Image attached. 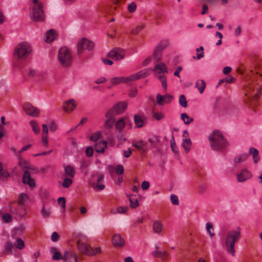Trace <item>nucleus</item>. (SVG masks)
Segmentation results:
<instances>
[{
	"mask_svg": "<svg viewBox=\"0 0 262 262\" xmlns=\"http://www.w3.org/2000/svg\"><path fill=\"white\" fill-rule=\"evenodd\" d=\"M32 52V47L30 43L23 41L15 48L13 53L12 67L15 70L22 72L25 64L24 60L27 58Z\"/></svg>",
	"mask_w": 262,
	"mask_h": 262,
	"instance_id": "nucleus-1",
	"label": "nucleus"
},
{
	"mask_svg": "<svg viewBox=\"0 0 262 262\" xmlns=\"http://www.w3.org/2000/svg\"><path fill=\"white\" fill-rule=\"evenodd\" d=\"M127 103L120 102L109 109L105 113V117L107 119L105 121V127L110 129L114 126L115 122V116L122 113L127 107Z\"/></svg>",
	"mask_w": 262,
	"mask_h": 262,
	"instance_id": "nucleus-2",
	"label": "nucleus"
},
{
	"mask_svg": "<svg viewBox=\"0 0 262 262\" xmlns=\"http://www.w3.org/2000/svg\"><path fill=\"white\" fill-rule=\"evenodd\" d=\"M241 229L237 227L235 230H229L225 238V247L228 253L234 256L235 254V244L241 238Z\"/></svg>",
	"mask_w": 262,
	"mask_h": 262,
	"instance_id": "nucleus-3",
	"label": "nucleus"
},
{
	"mask_svg": "<svg viewBox=\"0 0 262 262\" xmlns=\"http://www.w3.org/2000/svg\"><path fill=\"white\" fill-rule=\"evenodd\" d=\"M211 147L213 150L220 151L227 145V141L219 130L213 131L209 136Z\"/></svg>",
	"mask_w": 262,
	"mask_h": 262,
	"instance_id": "nucleus-4",
	"label": "nucleus"
},
{
	"mask_svg": "<svg viewBox=\"0 0 262 262\" xmlns=\"http://www.w3.org/2000/svg\"><path fill=\"white\" fill-rule=\"evenodd\" d=\"M58 60L64 68L70 67L73 61V56L70 50L66 47L60 48L58 52Z\"/></svg>",
	"mask_w": 262,
	"mask_h": 262,
	"instance_id": "nucleus-5",
	"label": "nucleus"
},
{
	"mask_svg": "<svg viewBox=\"0 0 262 262\" xmlns=\"http://www.w3.org/2000/svg\"><path fill=\"white\" fill-rule=\"evenodd\" d=\"M30 16L35 21H41L44 19L45 15L43 10V6L38 0H33V5Z\"/></svg>",
	"mask_w": 262,
	"mask_h": 262,
	"instance_id": "nucleus-6",
	"label": "nucleus"
},
{
	"mask_svg": "<svg viewBox=\"0 0 262 262\" xmlns=\"http://www.w3.org/2000/svg\"><path fill=\"white\" fill-rule=\"evenodd\" d=\"M9 207L12 213L17 215L20 217H23L26 214L25 205L19 204L16 203V202L10 203Z\"/></svg>",
	"mask_w": 262,
	"mask_h": 262,
	"instance_id": "nucleus-7",
	"label": "nucleus"
},
{
	"mask_svg": "<svg viewBox=\"0 0 262 262\" xmlns=\"http://www.w3.org/2000/svg\"><path fill=\"white\" fill-rule=\"evenodd\" d=\"M94 47L93 42L86 38H83L80 40L77 43V51L79 54L83 52L85 50L90 51Z\"/></svg>",
	"mask_w": 262,
	"mask_h": 262,
	"instance_id": "nucleus-8",
	"label": "nucleus"
},
{
	"mask_svg": "<svg viewBox=\"0 0 262 262\" xmlns=\"http://www.w3.org/2000/svg\"><path fill=\"white\" fill-rule=\"evenodd\" d=\"M155 66L153 72L155 77L161 81L162 86H164V62H155Z\"/></svg>",
	"mask_w": 262,
	"mask_h": 262,
	"instance_id": "nucleus-9",
	"label": "nucleus"
},
{
	"mask_svg": "<svg viewBox=\"0 0 262 262\" xmlns=\"http://www.w3.org/2000/svg\"><path fill=\"white\" fill-rule=\"evenodd\" d=\"M23 107L26 114L30 116L34 117H37L39 115V110L37 107L34 106L30 103H25Z\"/></svg>",
	"mask_w": 262,
	"mask_h": 262,
	"instance_id": "nucleus-10",
	"label": "nucleus"
},
{
	"mask_svg": "<svg viewBox=\"0 0 262 262\" xmlns=\"http://www.w3.org/2000/svg\"><path fill=\"white\" fill-rule=\"evenodd\" d=\"M163 50L164 45L162 43H160L156 48L153 54L154 62H163L162 61Z\"/></svg>",
	"mask_w": 262,
	"mask_h": 262,
	"instance_id": "nucleus-11",
	"label": "nucleus"
},
{
	"mask_svg": "<svg viewBox=\"0 0 262 262\" xmlns=\"http://www.w3.org/2000/svg\"><path fill=\"white\" fill-rule=\"evenodd\" d=\"M125 56V51L121 48H114L109 52L108 56L114 59L120 60Z\"/></svg>",
	"mask_w": 262,
	"mask_h": 262,
	"instance_id": "nucleus-12",
	"label": "nucleus"
},
{
	"mask_svg": "<svg viewBox=\"0 0 262 262\" xmlns=\"http://www.w3.org/2000/svg\"><path fill=\"white\" fill-rule=\"evenodd\" d=\"M149 75V69H144L136 73L130 75L131 82L138 79L145 78Z\"/></svg>",
	"mask_w": 262,
	"mask_h": 262,
	"instance_id": "nucleus-13",
	"label": "nucleus"
},
{
	"mask_svg": "<svg viewBox=\"0 0 262 262\" xmlns=\"http://www.w3.org/2000/svg\"><path fill=\"white\" fill-rule=\"evenodd\" d=\"M110 82L113 85H116L120 83L130 84L131 81L130 76L128 77H114L110 79Z\"/></svg>",
	"mask_w": 262,
	"mask_h": 262,
	"instance_id": "nucleus-14",
	"label": "nucleus"
},
{
	"mask_svg": "<svg viewBox=\"0 0 262 262\" xmlns=\"http://www.w3.org/2000/svg\"><path fill=\"white\" fill-rule=\"evenodd\" d=\"M77 106V102L75 100L70 99L63 103V109L67 112L69 113L73 111Z\"/></svg>",
	"mask_w": 262,
	"mask_h": 262,
	"instance_id": "nucleus-15",
	"label": "nucleus"
},
{
	"mask_svg": "<svg viewBox=\"0 0 262 262\" xmlns=\"http://www.w3.org/2000/svg\"><path fill=\"white\" fill-rule=\"evenodd\" d=\"M252 177L251 172L247 169H243L238 174H237V181L238 182H244L250 179Z\"/></svg>",
	"mask_w": 262,
	"mask_h": 262,
	"instance_id": "nucleus-16",
	"label": "nucleus"
},
{
	"mask_svg": "<svg viewBox=\"0 0 262 262\" xmlns=\"http://www.w3.org/2000/svg\"><path fill=\"white\" fill-rule=\"evenodd\" d=\"M77 246L79 251L85 254H89L91 253L92 248L90 247L86 243L81 242L80 240L77 241Z\"/></svg>",
	"mask_w": 262,
	"mask_h": 262,
	"instance_id": "nucleus-17",
	"label": "nucleus"
},
{
	"mask_svg": "<svg viewBox=\"0 0 262 262\" xmlns=\"http://www.w3.org/2000/svg\"><path fill=\"white\" fill-rule=\"evenodd\" d=\"M23 183L28 185L30 187H34L35 186V183L33 179L32 178L30 172L28 170H25L23 176Z\"/></svg>",
	"mask_w": 262,
	"mask_h": 262,
	"instance_id": "nucleus-18",
	"label": "nucleus"
},
{
	"mask_svg": "<svg viewBox=\"0 0 262 262\" xmlns=\"http://www.w3.org/2000/svg\"><path fill=\"white\" fill-rule=\"evenodd\" d=\"M46 74V72L42 71L39 73H38L35 69L30 68L28 69L27 75L29 78H33L36 76L38 75L39 76V80L43 81L45 80V76Z\"/></svg>",
	"mask_w": 262,
	"mask_h": 262,
	"instance_id": "nucleus-19",
	"label": "nucleus"
},
{
	"mask_svg": "<svg viewBox=\"0 0 262 262\" xmlns=\"http://www.w3.org/2000/svg\"><path fill=\"white\" fill-rule=\"evenodd\" d=\"M63 260L66 262H77V255L73 251H65Z\"/></svg>",
	"mask_w": 262,
	"mask_h": 262,
	"instance_id": "nucleus-20",
	"label": "nucleus"
},
{
	"mask_svg": "<svg viewBox=\"0 0 262 262\" xmlns=\"http://www.w3.org/2000/svg\"><path fill=\"white\" fill-rule=\"evenodd\" d=\"M112 243L116 247H121L124 244L125 241L119 234L115 233L112 237Z\"/></svg>",
	"mask_w": 262,
	"mask_h": 262,
	"instance_id": "nucleus-21",
	"label": "nucleus"
},
{
	"mask_svg": "<svg viewBox=\"0 0 262 262\" xmlns=\"http://www.w3.org/2000/svg\"><path fill=\"white\" fill-rule=\"evenodd\" d=\"M134 122L137 127H142L147 122V118L144 116L136 115L134 116Z\"/></svg>",
	"mask_w": 262,
	"mask_h": 262,
	"instance_id": "nucleus-22",
	"label": "nucleus"
},
{
	"mask_svg": "<svg viewBox=\"0 0 262 262\" xmlns=\"http://www.w3.org/2000/svg\"><path fill=\"white\" fill-rule=\"evenodd\" d=\"M104 179V176L103 174H99L96 183L92 184L93 187L96 190H102L104 189L105 186L102 184Z\"/></svg>",
	"mask_w": 262,
	"mask_h": 262,
	"instance_id": "nucleus-23",
	"label": "nucleus"
},
{
	"mask_svg": "<svg viewBox=\"0 0 262 262\" xmlns=\"http://www.w3.org/2000/svg\"><path fill=\"white\" fill-rule=\"evenodd\" d=\"M128 123H129V120L127 117L120 118L115 124L116 129L120 132L122 131L125 125Z\"/></svg>",
	"mask_w": 262,
	"mask_h": 262,
	"instance_id": "nucleus-24",
	"label": "nucleus"
},
{
	"mask_svg": "<svg viewBox=\"0 0 262 262\" xmlns=\"http://www.w3.org/2000/svg\"><path fill=\"white\" fill-rule=\"evenodd\" d=\"M56 36L57 35L55 31L51 29L45 34V41L47 43H50L56 39Z\"/></svg>",
	"mask_w": 262,
	"mask_h": 262,
	"instance_id": "nucleus-25",
	"label": "nucleus"
},
{
	"mask_svg": "<svg viewBox=\"0 0 262 262\" xmlns=\"http://www.w3.org/2000/svg\"><path fill=\"white\" fill-rule=\"evenodd\" d=\"M75 173V170L72 166L68 165L64 167V177L73 178L74 177Z\"/></svg>",
	"mask_w": 262,
	"mask_h": 262,
	"instance_id": "nucleus-26",
	"label": "nucleus"
},
{
	"mask_svg": "<svg viewBox=\"0 0 262 262\" xmlns=\"http://www.w3.org/2000/svg\"><path fill=\"white\" fill-rule=\"evenodd\" d=\"M18 159V165L22 169H33L32 165L30 163L24 159L22 157H17Z\"/></svg>",
	"mask_w": 262,
	"mask_h": 262,
	"instance_id": "nucleus-27",
	"label": "nucleus"
},
{
	"mask_svg": "<svg viewBox=\"0 0 262 262\" xmlns=\"http://www.w3.org/2000/svg\"><path fill=\"white\" fill-rule=\"evenodd\" d=\"M107 146V142L105 141H102L97 142L95 144V150L98 153H103Z\"/></svg>",
	"mask_w": 262,
	"mask_h": 262,
	"instance_id": "nucleus-28",
	"label": "nucleus"
},
{
	"mask_svg": "<svg viewBox=\"0 0 262 262\" xmlns=\"http://www.w3.org/2000/svg\"><path fill=\"white\" fill-rule=\"evenodd\" d=\"M133 146H134L138 150H140L142 152H145L147 150L146 144L143 142L142 140L133 142Z\"/></svg>",
	"mask_w": 262,
	"mask_h": 262,
	"instance_id": "nucleus-29",
	"label": "nucleus"
},
{
	"mask_svg": "<svg viewBox=\"0 0 262 262\" xmlns=\"http://www.w3.org/2000/svg\"><path fill=\"white\" fill-rule=\"evenodd\" d=\"M249 157L247 153L242 154L236 156L234 159V163L235 165L244 162Z\"/></svg>",
	"mask_w": 262,
	"mask_h": 262,
	"instance_id": "nucleus-30",
	"label": "nucleus"
},
{
	"mask_svg": "<svg viewBox=\"0 0 262 262\" xmlns=\"http://www.w3.org/2000/svg\"><path fill=\"white\" fill-rule=\"evenodd\" d=\"M250 91H253V93H251V97L253 100L257 101L258 97V94L260 91V86H256L255 88H253V85L251 84L249 86Z\"/></svg>",
	"mask_w": 262,
	"mask_h": 262,
	"instance_id": "nucleus-31",
	"label": "nucleus"
},
{
	"mask_svg": "<svg viewBox=\"0 0 262 262\" xmlns=\"http://www.w3.org/2000/svg\"><path fill=\"white\" fill-rule=\"evenodd\" d=\"M154 102L153 106H156L157 108H161L164 104V96L160 94L157 95L156 101L152 100Z\"/></svg>",
	"mask_w": 262,
	"mask_h": 262,
	"instance_id": "nucleus-32",
	"label": "nucleus"
},
{
	"mask_svg": "<svg viewBox=\"0 0 262 262\" xmlns=\"http://www.w3.org/2000/svg\"><path fill=\"white\" fill-rule=\"evenodd\" d=\"M161 138L158 136H155L149 138L148 140V142L155 148H158L161 143Z\"/></svg>",
	"mask_w": 262,
	"mask_h": 262,
	"instance_id": "nucleus-33",
	"label": "nucleus"
},
{
	"mask_svg": "<svg viewBox=\"0 0 262 262\" xmlns=\"http://www.w3.org/2000/svg\"><path fill=\"white\" fill-rule=\"evenodd\" d=\"M192 142L190 138L183 139L182 146L184 148L185 152L188 153L190 150Z\"/></svg>",
	"mask_w": 262,
	"mask_h": 262,
	"instance_id": "nucleus-34",
	"label": "nucleus"
},
{
	"mask_svg": "<svg viewBox=\"0 0 262 262\" xmlns=\"http://www.w3.org/2000/svg\"><path fill=\"white\" fill-rule=\"evenodd\" d=\"M152 229L154 233L160 234L162 230V225L158 221H155L153 223Z\"/></svg>",
	"mask_w": 262,
	"mask_h": 262,
	"instance_id": "nucleus-35",
	"label": "nucleus"
},
{
	"mask_svg": "<svg viewBox=\"0 0 262 262\" xmlns=\"http://www.w3.org/2000/svg\"><path fill=\"white\" fill-rule=\"evenodd\" d=\"M249 154L251 155L253 157V161L255 163H257L259 160L258 156V151L255 148L251 147L249 151Z\"/></svg>",
	"mask_w": 262,
	"mask_h": 262,
	"instance_id": "nucleus-36",
	"label": "nucleus"
},
{
	"mask_svg": "<svg viewBox=\"0 0 262 262\" xmlns=\"http://www.w3.org/2000/svg\"><path fill=\"white\" fill-rule=\"evenodd\" d=\"M145 26V25L144 23H140L131 30L130 33L133 35H136L143 30Z\"/></svg>",
	"mask_w": 262,
	"mask_h": 262,
	"instance_id": "nucleus-37",
	"label": "nucleus"
},
{
	"mask_svg": "<svg viewBox=\"0 0 262 262\" xmlns=\"http://www.w3.org/2000/svg\"><path fill=\"white\" fill-rule=\"evenodd\" d=\"M160 109L157 108L156 106L152 107L153 116L157 120H160L163 118V114L160 112Z\"/></svg>",
	"mask_w": 262,
	"mask_h": 262,
	"instance_id": "nucleus-38",
	"label": "nucleus"
},
{
	"mask_svg": "<svg viewBox=\"0 0 262 262\" xmlns=\"http://www.w3.org/2000/svg\"><path fill=\"white\" fill-rule=\"evenodd\" d=\"M195 87L201 94L203 93L206 87V83L203 80H199L195 82Z\"/></svg>",
	"mask_w": 262,
	"mask_h": 262,
	"instance_id": "nucleus-39",
	"label": "nucleus"
},
{
	"mask_svg": "<svg viewBox=\"0 0 262 262\" xmlns=\"http://www.w3.org/2000/svg\"><path fill=\"white\" fill-rule=\"evenodd\" d=\"M181 119L183 121L185 124H189L193 121V118L190 117L186 113H182L181 115Z\"/></svg>",
	"mask_w": 262,
	"mask_h": 262,
	"instance_id": "nucleus-40",
	"label": "nucleus"
},
{
	"mask_svg": "<svg viewBox=\"0 0 262 262\" xmlns=\"http://www.w3.org/2000/svg\"><path fill=\"white\" fill-rule=\"evenodd\" d=\"M30 124L31 126L33 132L35 134H38L40 133V129L36 121L32 120L30 122Z\"/></svg>",
	"mask_w": 262,
	"mask_h": 262,
	"instance_id": "nucleus-41",
	"label": "nucleus"
},
{
	"mask_svg": "<svg viewBox=\"0 0 262 262\" xmlns=\"http://www.w3.org/2000/svg\"><path fill=\"white\" fill-rule=\"evenodd\" d=\"M129 200L130 206L132 208H135L139 206L138 201L135 196L130 195L129 196Z\"/></svg>",
	"mask_w": 262,
	"mask_h": 262,
	"instance_id": "nucleus-42",
	"label": "nucleus"
},
{
	"mask_svg": "<svg viewBox=\"0 0 262 262\" xmlns=\"http://www.w3.org/2000/svg\"><path fill=\"white\" fill-rule=\"evenodd\" d=\"M28 199V195L27 194L25 193H20L18 196V199L16 203L24 205L25 202Z\"/></svg>",
	"mask_w": 262,
	"mask_h": 262,
	"instance_id": "nucleus-43",
	"label": "nucleus"
},
{
	"mask_svg": "<svg viewBox=\"0 0 262 262\" xmlns=\"http://www.w3.org/2000/svg\"><path fill=\"white\" fill-rule=\"evenodd\" d=\"M170 146L172 151L175 153L176 155L179 156V150L176 146V143L174 140V136L173 134L172 133V138L170 140Z\"/></svg>",
	"mask_w": 262,
	"mask_h": 262,
	"instance_id": "nucleus-44",
	"label": "nucleus"
},
{
	"mask_svg": "<svg viewBox=\"0 0 262 262\" xmlns=\"http://www.w3.org/2000/svg\"><path fill=\"white\" fill-rule=\"evenodd\" d=\"M137 8V4L135 2H132L127 5V10L130 13L135 12Z\"/></svg>",
	"mask_w": 262,
	"mask_h": 262,
	"instance_id": "nucleus-45",
	"label": "nucleus"
},
{
	"mask_svg": "<svg viewBox=\"0 0 262 262\" xmlns=\"http://www.w3.org/2000/svg\"><path fill=\"white\" fill-rule=\"evenodd\" d=\"M72 178L65 177L63 180V182L62 183V186L64 188H68L72 184L73 181L72 180Z\"/></svg>",
	"mask_w": 262,
	"mask_h": 262,
	"instance_id": "nucleus-46",
	"label": "nucleus"
},
{
	"mask_svg": "<svg viewBox=\"0 0 262 262\" xmlns=\"http://www.w3.org/2000/svg\"><path fill=\"white\" fill-rule=\"evenodd\" d=\"M179 103L183 107L187 106V102L184 95H181L179 97Z\"/></svg>",
	"mask_w": 262,
	"mask_h": 262,
	"instance_id": "nucleus-47",
	"label": "nucleus"
},
{
	"mask_svg": "<svg viewBox=\"0 0 262 262\" xmlns=\"http://www.w3.org/2000/svg\"><path fill=\"white\" fill-rule=\"evenodd\" d=\"M14 245L17 248L21 249L24 247L25 243L21 238H17L16 242L14 243Z\"/></svg>",
	"mask_w": 262,
	"mask_h": 262,
	"instance_id": "nucleus-48",
	"label": "nucleus"
},
{
	"mask_svg": "<svg viewBox=\"0 0 262 262\" xmlns=\"http://www.w3.org/2000/svg\"><path fill=\"white\" fill-rule=\"evenodd\" d=\"M158 248H159L158 246H156V250H155L152 252V255L153 256H154L155 257H159V258H162L163 257V253L161 251H159L158 250Z\"/></svg>",
	"mask_w": 262,
	"mask_h": 262,
	"instance_id": "nucleus-49",
	"label": "nucleus"
},
{
	"mask_svg": "<svg viewBox=\"0 0 262 262\" xmlns=\"http://www.w3.org/2000/svg\"><path fill=\"white\" fill-rule=\"evenodd\" d=\"M32 146V145L31 144H28L25 146H24L23 147L21 148V149L19 150L16 154V156L17 157H21V154L26 150H27L28 149H29L30 147H31Z\"/></svg>",
	"mask_w": 262,
	"mask_h": 262,
	"instance_id": "nucleus-50",
	"label": "nucleus"
},
{
	"mask_svg": "<svg viewBox=\"0 0 262 262\" xmlns=\"http://www.w3.org/2000/svg\"><path fill=\"white\" fill-rule=\"evenodd\" d=\"M2 219L5 223H8L12 221V216L10 213H4L2 215Z\"/></svg>",
	"mask_w": 262,
	"mask_h": 262,
	"instance_id": "nucleus-51",
	"label": "nucleus"
},
{
	"mask_svg": "<svg viewBox=\"0 0 262 262\" xmlns=\"http://www.w3.org/2000/svg\"><path fill=\"white\" fill-rule=\"evenodd\" d=\"M115 171L118 175L122 174L124 172V168L122 165H117L115 168Z\"/></svg>",
	"mask_w": 262,
	"mask_h": 262,
	"instance_id": "nucleus-52",
	"label": "nucleus"
},
{
	"mask_svg": "<svg viewBox=\"0 0 262 262\" xmlns=\"http://www.w3.org/2000/svg\"><path fill=\"white\" fill-rule=\"evenodd\" d=\"M170 200L173 205H178L179 204L178 198L176 195L174 194H171Z\"/></svg>",
	"mask_w": 262,
	"mask_h": 262,
	"instance_id": "nucleus-53",
	"label": "nucleus"
},
{
	"mask_svg": "<svg viewBox=\"0 0 262 262\" xmlns=\"http://www.w3.org/2000/svg\"><path fill=\"white\" fill-rule=\"evenodd\" d=\"M52 258L54 260H63V256H62L59 252L55 251L53 255Z\"/></svg>",
	"mask_w": 262,
	"mask_h": 262,
	"instance_id": "nucleus-54",
	"label": "nucleus"
},
{
	"mask_svg": "<svg viewBox=\"0 0 262 262\" xmlns=\"http://www.w3.org/2000/svg\"><path fill=\"white\" fill-rule=\"evenodd\" d=\"M203 50H204V48L202 46H201L200 48L196 49V51L197 52H199L200 51H201V53L197 54L196 58L198 59H200L201 58L204 57Z\"/></svg>",
	"mask_w": 262,
	"mask_h": 262,
	"instance_id": "nucleus-55",
	"label": "nucleus"
},
{
	"mask_svg": "<svg viewBox=\"0 0 262 262\" xmlns=\"http://www.w3.org/2000/svg\"><path fill=\"white\" fill-rule=\"evenodd\" d=\"M59 204L61 206V207L63 209V211H65L66 208V200L64 198L60 197L58 199Z\"/></svg>",
	"mask_w": 262,
	"mask_h": 262,
	"instance_id": "nucleus-56",
	"label": "nucleus"
},
{
	"mask_svg": "<svg viewBox=\"0 0 262 262\" xmlns=\"http://www.w3.org/2000/svg\"><path fill=\"white\" fill-rule=\"evenodd\" d=\"M41 141L42 145L44 147H47L49 146L48 136L46 135H42Z\"/></svg>",
	"mask_w": 262,
	"mask_h": 262,
	"instance_id": "nucleus-57",
	"label": "nucleus"
},
{
	"mask_svg": "<svg viewBox=\"0 0 262 262\" xmlns=\"http://www.w3.org/2000/svg\"><path fill=\"white\" fill-rule=\"evenodd\" d=\"M94 149L92 146H88L85 150V154L86 156L91 157L93 156Z\"/></svg>",
	"mask_w": 262,
	"mask_h": 262,
	"instance_id": "nucleus-58",
	"label": "nucleus"
},
{
	"mask_svg": "<svg viewBox=\"0 0 262 262\" xmlns=\"http://www.w3.org/2000/svg\"><path fill=\"white\" fill-rule=\"evenodd\" d=\"M206 229L211 237H212L214 235V232H212L211 231V229H212L213 230L212 225L211 224H210L209 223H207L206 224Z\"/></svg>",
	"mask_w": 262,
	"mask_h": 262,
	"instance_id": "nucleus-59",
	"label": "nucleus"
},
{
	"mask_svg": "<svg viewBox=\"0 0 262 262\" xmlns=\"http://www.w3.org/2000/svg\"><path fill=\"white\" fill-rule=\"evenodd\" d=\"M41 213L44 217H48L50 214V211L49 210H46L45 207L43 206L41 210Z\"/></svg>",
	"mask_w": 262,
	"mask_h": 262,
	"instance_id": "nucleus-60",
	"label": "nucleus"
},
{
	"mask_svg": "<svg viewBox=\"0 0 262 262\" xmlns=\"http://www.w3.org/2000/svg\"><path fill=\"white\" fill-rule=\"evenodd\" d=\"M15 245L11 242H8L6 246V250L8 252H11Z\"/></svg>",
	"mask_w": 262,
	"mask_h": 262,
	"instance_id": "nucleus-61",
	"label": "nucleus"
},
{
	"mask_svg": "<svg viewBox=\"0 0 262 262\" xmlns=\"http://www.w3.org/2000/svg\"><path fill=\"white\" fill-rule=\"evenodd\" d=\"M127 210V207L120 206L117 208V212H118L119 214H124L126 212Z\"/></svg>",
	"mask_w": 262,
	"mask_h": 262,
	"instance_id": "nucleus-62",
	"label": "nucleus"
},
{
	"mask_svg": "<svg viewBox=\"0 0 262 262\" xmlns=\"http://www.w3.org/2000/svg\"><path fill=\"white\" fill-rule=\"evenodd\" d=\"M42 135H46L48 136L49 133V128L46 124H43L42 125Z\"/></svg>",
	"mask_w": 262,
	"mask_h": 262,
	"instance_id": "nucleus-63",
	"label": "nucleus"
},
{
	"mask_svg": "<svg viewBox=\"0 0 262 262\" xmlns=\"http://www.w3.org/2000/svg\"><path fill=\"white\" fill-rule=\"evenodd\" d=\"M149 183L147 181H144L141 184V188L143 190H147L149 187Z\"/></svg>",
	"mask_w": 262,
	"mask_h": 262,
	"instance_id": "nucleus-64",
	"label": "nucleus"
}]
</instances>
